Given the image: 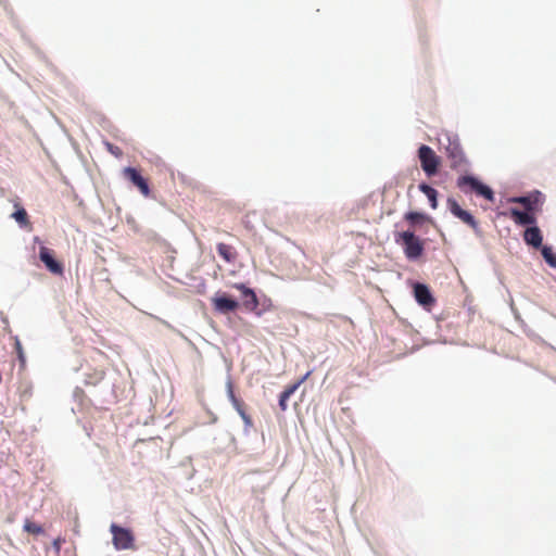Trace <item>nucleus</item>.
<instances>
[{
  "instance_id": "f257e3e1",
  "label": "nucleus",
  "mask_w": 556,
  "mask_h": 556,
  "mask_svg": "<svg viewBox=\"0 0 556 556\" xmlns=\"http://www.w3.org/2000/svg\"><path fill=\"white\" fill-rule=\"evenodd\" d=\"M457 187L465 193L473 192L491 202L494 201L493 190L472 176L459 177L457 179Z\"/></svg>"
},
{
  "instance_id": "f03ea898",
  "label": "nucleus",
  "mask_w": 556,
  "mask_h": 556,
  "mask_svg": "<svg viewBox=\"0 0 556 556\" xmlns=\"http://www.w3.org/2000/svg\"><path fill=\"white\" fill-rule=\"evenodd\" d=\"M110 531L112 533V543L115 549H136V539L130 529L123 528L116 523H112Z\"/></svg>"
},
{
  "instance_id": "7ed1b4c3",
  "label": "nucleus",
  "mask_w": 556,
  "mask_h": 556,
  "mask_svg": "<svg viewBox=\"0 0 556 556\" xmlns=\"http://www.w3.org/2000/svg\"><path fill=\"white\" fill-rule=\"evenodd\" d=\"M397 243H402L407 258L416 260L424 252L422 241L410 231H403L397 235Z\"/></svg>"
},
{
  "instance_id": "20e7f679",
  "label": "nucleus",
  "mask_w": 556,
  "mask_h": 556,
  "mask_svg": "<svg viewBox=\"0 0 556 556\" xmlns=\"http://www.w3.org/2000/svg\"><path fill=\"white\" fill-rule=\"evenodd\" d=\"M418 157L421 168L428 177H431L438 173L440 159L429 146L421 144L419 147Z\"/></svg>"
},
{
  "instance_id": "39448f33",
  "label": "nucleus",
  "mask_w": 556,
  "mask_h": 556,
  "mask_svg": "<svg viewBox=\"0 0 556 556\" xmlns=\"http://www.w3.org/2000/svg\"><path fill=\"white\" fill-rule=\"evenodd\" d=\"M226 389H227V396H228L229 401L231 402L232 406L235 407V409L237 410V413L242 418L245 428H252L253 427L252 418L250 415L247 414L244 402L236 396L235 390H233V383H232L231 379H228V381L226 383Z\"/></svg>"
},
{
  "instance_id": "423d86ee",
  "label": "nucleus",
  "mask_w": 556,
  "mask_h": 556,
  "mask_svg": "<svg viewBox=\"0 0 556 556\" xmlns=\"http://www.w3.org/2000/svg\"><path fill=\"white\" fill-rule=\"evenodd\" d=\"M123 176L129 180L135 187L139 189L141 194L146 198L150 195V188L148 180L141 175V173L135 167H125L123 169Z\"/></svg>"
},
{
  "instance_id": "0eeeda50",
  "label": "nucleus",
  "mask_w": 556,
  "mask_h": 556,
  "mask_svg": "<svg viewBox=\"0 0 556 556\" xmlns=\"http://www.w3.org/2000/svg\"><path fill=\"white\" fill-rule=\"evenodd\" d=\"M544 197L540 191L532 192L528 195L515 197L509 202L521 204L525 211L536 212L543 204Z\"/></svg>"
},
{
  "instance_id": "6e6552de",
  "label": "nucleus",
  "mask_w": 556,
  "mask_h": 556,
  "mask_svg": "<svg viewBox=\"0 0 556 556\" xmlns=\"http://www.w3.org/2000/svg\"><path fill=\"white\" fill-rule=\"evenodd\" d=\"M414 296L418 304L426 309H430L435 303V299L430 292V289L424 283L416 282L414 285Z\"/></svg>"
},
{
  "instance_id": "1a4fd4ad",
  "label": "nucleus",
  "mask_w": 556,
  "mask_h": 556,
  "mask_svg": "<svg viewBox=\"0 0 556 556\" xmlns=\"http://www.w3.org/2000/svg\"><path fill=\"white\" fill-rule=\"evenodd\" d=\"M509 217L514 220L516 225L526 226V225H535L536 217L535 212L532 211H520L516 207H511L508 213Z\"/></svg>"
},
{
  "instance_id": "9d476101",
  "label": "nucleus",
  "mask_w": 556,
  "mask_h": 556,
  "mask_svg": "<svg viewBox=\"0 0 556 556\" xmlns=\"http://www.w3.org/2000/svg\"><path fill=\"white\" fill-rule=\"evenodd\" d=\"M448 206L453 215L470 226L472 229H478V223L475 217L469 212L463 210L455 200L450 199Z\"/></svg>"
},
{
  "instance_id": "9b49d317",
  "label": "nucleus",
  "mask_w": 556,
  "mask_h": 556,
  "mask_svg": "<svg viewBox=\"0 0 556 556\" xmlns=\"http://www.w3.org/2000/svg\"><path fill=\"white\" fill-rule=\"evenodd\" d=\"M39 257L51 273L58 275L63 273L62 264L54 260L53 253L50 249L41 247L39 250Z\"/></svg>"
},
{
  "instance_id": "f8f14e48",
  "label": "nucleus",
  "mask_w": 556,
  "mask_h": 556,
  "mask_svg": "<svg viewBox=\"0 0 556 556\" xmlns=\"http://www.w3.org/2000/svg\"><path fill=\"white\" fill-rule=\"evenodd\" d=\"M311 371L306 372L301 379H299L296 382L288 386L280 394L279 396V407L282 412L287 410L288 408V400L295 393V391L300 388L302 383L306 381V379L309 377Z\"/></svg>"
},
{
  "instance_id": "ddd939ff",
  "label": "nucleus",
  "mask_w": 556,
  "mask_h": 556,
  "mask_svg": "<svg viewBox=\"0 0 556 556\" xmlns=\"http://www.w3.org/2000/svg\"><path fill=\"white\" fill-rule=\"evenodd\" d=\"M446 154L451 161L452 168H458L466 163L465 154L458 143H450L446 147Z\"/></svg>"
},
{
  "instance_id": "4468645a",
  "label": "nucleus",
  "mask_w": 556,
  "mask_h": 556,
  "mask_svg": "<svg viewBox=\"0 0 556 556\" xmlns=\"http://www.w3.org/2000/svg\"><path fill=\"white\" fill-rule=\"evenodd\" d=\"M233 288L241 291L244 299L243 305L247 309L254 311L257 308L258 299L252 289L245 287L243 283H235Z\"/></svg>"
},
{
  "instance_id": "2eb2a0df",
  "label": "nucleus",
  "mask_w": 556,
  "mask_h": 556,
  "mask_svg": "<svg viewBox=\"0 0 556 556\" xmlns=\"http://www.w3.org/2000/svg\"><path fill=\"white\" fill-rule=\"evenodd\" d=\"M523 240L528 245H531L535 249L542 247L543 236L540 228L535 225L528 227L523 231Z\"/></svg>"
},
{
  "instance_id": "dca6fc26",
  "label": "nucleus",
  "mask_w": 556,
  "mask_h": 556,
  "mask_svg": "<svg viewBox=\"0 0 556 556\" xmlns=\"http://www.w3.org/2000/svg\"><path fill=\"white\" fill-rule=\"evenodd\" d=\"M215 309L222 313L233 312L238 308L239 304L236 300L227 298L225 295L213 299Z\"/></svg>"
},
{
  "instance_id": "f3484780",
  "label": "nucleus",
  "mask_w": 556,
  "mask_h": 556,
  "mask_svg": "<svg viewBox=\"0 0 556 556\" xmlns=\"http://www.w3.org/2000/svg\"><path fill=\"white\" fill-rule=\"evenodd\" d=\"M218 255L226 262V263H235L238 258V252L237 250L230 245L226 244L224 242H220L216 247Z\"/></svg>"
},
{
  "instance_id": "a211bd4d",
  "label": "nucleus",
  "mask_w": 556,
  "mask_h": 556,
  "mask_svg": "<svg viewBox=\"0 0 556 556\" xmlns=\"http://www.w3.org/2000/svg\"><path fill=\"white\" fill-rule=\"evenodd\" d=\"M419 190L429 199L431 207L432 208H437V206H438V200H437L438 191L434 188H432L429 185H427V184H420L419 185Z\"/></svg>"
},
{
  "instance_id": "6ab92c4d",
  "label": "nucleus",
  "mask_w": 556,
  "mask_h": 556,
  "mask_svg": "<svg viewBox=\"0 0 556 556\" xmlns=\"http://www.w3.org/2000/svg\"><path fill=\"white\" fill-rule=\"evenodd\" d=\"M15 207L17 208L13 214L12 217L20 224V226L25 227L29 225V219L27 212L24 207L18 206V204H15Z\"/></svg>"
},
{
  "instance_id": "aec40b11",
  "label": "nucleus",
  "mask_w": 556,
  "mask_h": 556,
  "mask_svg": "<svg viewBox=\"0 0 556 556\" xmlns=\"http://www.w3.org/2000/svg\"><path fill=\"white\" fill-rule=\"evenodd\" d=\"M542 255L545 262L553 268H556V254L553 252L551 247L542 245L541 247Z\"/></svg>"
},
{
  "instance_id": "412c9836",
  "label": "nucleus",
  "mask_w": 556,
  "mask_h": 556,
  "mask_svg": "<svg viewBox=\"0 0 556 556\" xmlns=\"http://www.w3.org/2000/svg\"><path fill=\"white\" fill-rule=\"evenodd\" d=\"M104 376H105L104 370H96L92 375L87 376L86 383L97 384L104 379Z\"/></svg>"
},
{
  "instance_id": "4be33fe9",
  "label": "nucleus",
  "mask_w": 556,
  "mask_h": 556,
  "mask_svg": "<svg viewBox=\"0 0 556 556\" xmlns=\"http://www.w3.org/2000/svg\"><path fill=\"white\" fill-rule=\"evenodd\" d=\"M24 530L31 534H41L43 533V529L41 526L30 521L26 520L24 523Z\"/></svg>"
},
{
  "instance_id": "5701e85b",
  "label": "nucleus",
  "mask_w": 556,
  "mask_h": 556,
  "mask_svg": "<svg viewBox=\"0 0 556 556\" xmlns=\"http://www.w3.org/2000/svg\"><path fill=\"white\" fill-rule=\"evenodd\" d=\"M405 219L408 220L412 224H417L419 222H422L425 219V215L419 212H408L405 215Z\"/></svg>"
},
{
  "instance_id": "b1692460",
  "label": "nucleus",
  "mask_w": 556,
  "mask_h": 556,
  "mask_svg": "<svg viewBox=\"0 0 556 556\" xmlns=\"http://www.w3.org/2000/svg\"><path fill=\"white\" fill-rule=\"evenodd\" d=\"M105 146L110 153H112L113 155H115L117 157L122 156L123 152H122L121 148H118L117 146H114L110 142H106Z\"/></svg>"
}]
</instances>
